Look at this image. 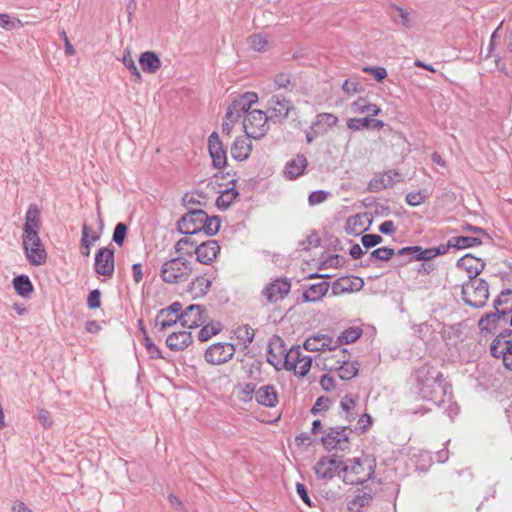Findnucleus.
<instances>
[{
  "label": "nucleus",
  "instance_id": "obj_36",
  "mask_svg": "<svg viewBox=\"0 0 512 512\" xmlns=\"http://www.w3.org/2000/svg\"><path fill=\"white\" fill-rule=\"evenodd\" d=\"M351 109L354 113L364 114L368 116H376L380 113V108L376 104L369 103L365 98L360 97L352 103Z\"/></svg>",
  "mask_w": 512,
  "mask_h": 512
},
{
  "label": "nucleus",
  "instance_id": "obj_26",
  "mask_svg": "<svg viewBox=\"0 0 512 512\" xmlns=\"http://www.w3.org/2000/svg\"><path fill=\"white\" fill-rule=\"evenodd\" d=\"M252 151L251 137H237L231 146V156L234 160H247Z\"/></svg>",
  "mask_w": 512,
  "mask_h": 512
},
{
  "label": "nucleus",
  "instance_id": "obj_5",
  "mask_svg": "<svg viewBox=\"0 0 512 512\" xmlns=\"http://www.w3.org/2000/svg\"><path fill=\"white\" fill-rule=\"evenodd\" d=\"M353 433V429L349 426H334L328 428L324 432L320 441L325 450H341L347 451L350 449V438Z\"/></svg>",
  "mask_w": 512,
  "mask_h": 512
},
{
  "label": "nucleus",
  "instance_id": "obj_4",
  "mask_svg": "<svg viewBox=\"0 0 512 512\" xmlns=\"http://www.w3.org/2000/svg\"><path fill=\"white\" fill-rule=\"evenodd\" d=\"M192 271L191 262L177 256L162 264L160 276L165 283L175 284L187 280Z\"/></svg>",
  "mask_w": 512,
  "mask_h": 512
},
{
  "label": "nucleus",
  "instance_id": "obj_33",
  "mask_svg": "<svg viewBox=\"0 0 512 512\" xmlns=\"http://www.w3.org/2000/svg\"><path fill=\"white\" fill-rule=\"evenodd\" d=\"M208 151L212 160H227L226 151L216 132L208 138Z\"/></svg>",
  "mask_w": 512,
  "mask_h": 512
},
{
  "label": "nucleus",
  "instance_id": "obj_43",
  "mask_svg": "<svg viewBox=\"0 0 512 512\" xmlns=\"http://www.w3.org/2000/svg\"><path fill=\"white\" fill-rule=\"evenodd\" d=\"M493 308L498 310L507 309L512 312V289H504L493 302Z\"/></svg>",
  "mask_w": 512,
  "mask_h": 512
},
{
  "label": "nucleus",
  "instance_id": "obj_64",
  "mask_svg": "<svg viewBox=\"0 0 512 512\" xmlns=\"http://www.w3.org/2000/svg\"><path fill=\"white\" fill-rule=\"evenodd\" d=\"M87 306L94 310L101 306V291L99 289L91 290L87 297Z\"/></svg>",
  "mask_w": 512,
  "mask_h": 512
},
{
  "label": "nucleus",
  "instance_id": "obj_50",
  "mask_svg": "<svg viewBox=\"0 0 512 512\" xmlns=\"http://www.w3.org/2000/svg\"><path fill=\"white\" fill-rule=\"evenodd\" d=\"M235 334L237 339L244 344V348H248L254 340L255 330L249 325H243L236 329Z\"/></svg>",
  "mask_w": 512,
  "mask_h": 512
},
{
  "label": "nucleus",
  "instance_id": "obj_63",
  "mask_svg": "<svg viewBox=\"0 0 512 512\" xmlns=\"http://www.w3.org/2000/svg\"><path fill=\"white\" fill-rule=\"evenodd\" d=\"M20 24V20L9 14L0 13V27L6 30H12Z\"/></svg>",
  "mask_w": 512,
  "mask_h": 512
},
{
  "label": "nucleus",
  "instance_id": "obj_15",
  "mask_svg": "<svg viewBox=\"0 0 512 512\" xmlns=\"http://www.w3.org/2000/svg\"><path fill=\"white\" fill-rule=\"evenodd\" d=\"M196 254V260L204 265H210L220 253V246L216 240H206L196 245L194 252H186L188 255Z\"/></svg>",
  "mask_w": 512,
  "mask_h": 512
},
{
  "label": "nucleus",
  "instance_id": "obj_58",
  "mask_svg": "<svg viewBox=\"0 0 512 512\" xmlns=\"http://www.w3.org/2000/svg\"><path fill=\"white\" fill-rule=\"evenodd\" d=\"M508 350H510V351H507V345H506L500 349H497L496 355H492V356L494 358H502L505 368L512 371V347L509 348Z\"/></svg>",
  "mask_w": 512,
  "mask_h": 512
},
{
  "label": "nucleus",
  "instance_id": "obj_42",
  "mask_svg": "<svg viewBox=\"0 0 512 512\" xmlns=\"http://www.w3.org/2000/svg\"><path fill=\"white\" fill-rule=\"evenodd\" d=\"M247 43L256 52H265L269 45L267 34L256 33L247 38Z\"/></svg>",
  "mask_w": 512,
  "mask_h": 512
},
{
  "label": "nucleus",
  "instance_id": "obj_37",
  "mask_svg": "<svg viewBox=\"0 0 512 512\" xmlns=\"http://www.w3.org/2000/svg\"><path fill=\"white\" fill-rule=\"evenodd\" d=\"M507 345V350L512 347V329L506 328L501 331L490 345L491 355H496L497 349Z\"/></svg>",
  "mask_w": 512,
  "mask_h": 512
},
{
  "label": "nucleus",
  "instance_id": "obj_27",
  "mask_svg": "<svg viewBox=\"0 0 512 512\" xmlns=\"http://www.w3.org/2000/svg\"><path fill=\"white\" fill-rule=\"evenodd\" d=\"M328 289L329 283L324 280L319 283L312 284L303 292L299 302L307 303L319 301L326 295Z\"/></svg>",
  "mask_w": 512,
  "mask_h": 512
},
{
  "label": "nucleus",
  "instance_id": "obj_14",
  "mask_svg": "<svg viewBox=\"0 0 512 512\" xmlns=\"http://www.w3.org/2000/svg\"><path fill=\"white\" fill-rule=\"evenodd\" d=\"M115 269L114 249L99 248L95 254L94 270L98 275L111 277Z\"/></svg>",
  "mask_w": 512,
  "mask_h": 512
},
{
  "label": "nucleus",
  "instance_id": "obj_7",
  "mask_svg": "<svg viewBox=\"0 0 512 512\" xmlns=\"http://www.w3.org/2000/svg\"><path fill=\"white\" fill-rule=\"evenodd\" d=\"M203 220V209L189 208V210L177 221L176 229L180 234L197 236L201 233Z\"/></svg>",
  "mask_w": 512,
  "mask_h": 512
},
{
  "label": "nucleus",
  "instance_id": "obj_52",
  "mask_svg": "<svg viewBox=\"0 0 512 512\" xmlns=\"http://www.w3.org/2000/svg\"><path fill=\"white\" fill-rule=\"evenodd\" d=\"M444 407V412L450 419H453L459 413V406L456 402L452 401V388L450 389L449 396L447 395L445 402L442 403L439 407Z\"/></svg>",
  "mask_w": 512,
  "mask_h": 512
},
{
  "label": "nucleus",
  "instance_id": "obj_47",
  "mask_svg": "<svg viewBox=\"0 0 512 512\" xmlns=\"http://www.w3.org/2000/svg\"><path fill=\"white\" fill-rule=\"evenodd\" d=\"M414 254H416L415 246H407L399 249L397 252H395L394 255L396 256L395 261H397L396 266L403 267L415 261V259L413 258Z\"/></svg>",
  "mask_w": 512,
  "mask_h": 512
},
{
  "label": "nucleus",
  "instance_id": "obj_21",
  "mask_svg": "<svg viewBox=\"0 0 512 512\" xmlns=\"http://www.w3.org/2000/svg\"><path fill=\"white\" fill-rule=\"evenodd\" d=\"M303 347L307 351L317 352V351H335L333 347V338L327 334H318L308 337Z\"/></svg>",
  "mask_w": 512,
  "mask_h": 512
},
{
  "label": "nucleus",
  "instance_id": "obj_39",
  "mask_svg": "<svg viewBox=\"0 0 512 512\" xmlns=\"http://www.w3.org/2000/svg\"><path fill=\"white\" fill-rule=\"evenodd\" d=\"M450 243L457 250L472 248L482 245V239L476 236H453Z\"/></svg>",
  "mask_w": 512,
  "mask_h": 512
},
{
  "label": "nucleus",
  "instance_id": "obj_24",
  "mask_svg": "<svg viewBox=\"0 0 512 512\" xmlns=\"http://www.w3.org/2000/svg\"><path fill=\"white\" fill-rule=\"evenodd\" d=\"M193 338L191 332L179 331L173 332L166 338V345L171 351H182L192 344Z\"/></svg>",
  "mask_w": 512,
  "mask_h": 512
},
{
  "label": "nucleus",
  "instance_id": "obj_44",
  "mask_svg": "<svg viewBox=\"0 0 512 512\" xmlns=\"http://www.w3.org/2000/svg\"><path fill=\"white\" fill-rule=\"evenodd\" d=\"M238 195L239 192L235 188H227L221 191L216 199L217 207L222 210L229 208Z\"/></svg>",
  "mask_w": 512,
  "mask_h": 512
},
{
  "label": "nucleus",
  "instance_id": "obj_38",
  "mask_svg": "<svg viewBox=\"0 0 512 512\" xmlns=\"http://www.w3.org/2000/svg\"><path fill=\"white\" fill-rule=\"evenodd\" d=\"M221 228V218L220 216H208L207 212L204 211V220L201 225V233L203 232L206 236H214L216 235Z\"/></svg>",
  "mask_w": 512,
  "mask_h": 512
},
{
  "label": "nucleus",
  "instance_id": "obj_41",
  "mask_svg": "<svg viewBox=\"0 0 512 512\" xmlns=\"http://www.w3.org/2000/svg\"><path fill=\"white\" fill-rule=\"evenodd\" d=\"M391 8L397 13V17L405 28L411 29L416 25V14L413 11H409L397 5H392Z\"/></svg>",
  "mask_w": 512,
  "mask_h": 512
},
{
  "label": "nucleus",
  "instance_id": "obj_11",
  "mask_svg": "<svg viewBox=\"0 0 512 512\" xmlns=\"http://www.w3.org/2000/svg\"><path fill=\"white\" fill-rule=\"evenodd\" d=\"M258 96L254 92H246L239 98L235 99L227 108L224 119L235 124L242 115L251 109V106L256 103Z\"/></svg>",
  "mask_w": 512,
  "mask_h": 512
},
{
  "label": "nucleus",
  "instance_id": "obj_32",
  "mask_svg": "<svg viewBox=\"0 0 512 512\" xmlns=\"http://www.w3.org/2000/svg\"><path fill=\"white\" fill-rule=\"evenodd\" d=\"M139 63L144 72L155 73L161 67V61L156 53L151 51L143 52L140 55Z\"/></svg>",
  "mask_w": 512,
  "mask_h": 512
},
{
  "label": "nucleus",
  "instance_id": "obj_10",
  "mask_svg": "<svg viewBox=\"0 0 512 512\" xmlns=\"http://www.w3.org/2000/svg\"><path fill=\"white\" fill-rule=\"evenodd\" d=\"M343 460L341 456L332 454L321 457L314 466V473L318 479L330 480L336 473L340 475Z\"/></svg>",
  "mask_w": 512,
  "mask_h": 512
},
{
  "label": "nucleus",
  "instance_id": "obj_12",
  "mask_svg": "<svg viewBox=\"0 0 512 512\" xmlns=\"http://www.w3.org/2000/svg\"><path fill=\"white\" fill-rule=\"evenodd\" d=\"M404 181V176L399 170H389L376 173L369 181L367 190L378 193L384 189L393 187L396 183Z\"/></svg>",
  "mask_w": 512,
  "mask_h": 512
},
{
  "label": "nucleus",
  "instance_id": "obj_20",
  "mask_svg": "<svg viewBox=\"0 0 512 512\" xmlns=\"http://www.w3.org/2000/svg\"><path fill=\"white\" fill-rule=\"evenodd\" d=\"M291 109L292 104L289 100L275 95L269 101L268 117L270 120L286 118Z\"/></svg>",
  "mask_w": 512,
  "mask_h": 512
},
{
  "label": "nucleus",
  "instance_id": "obj_34",
  "mask_svg": "<svg viewBox=\"0 0 512 512\" xmlns=\"http://www.w3.org/2000/svg\"><path fill=\"white\" fill-rule=\"evenodd\" d=\"M12 284L16 293L24 298L29 297L34 290L30 278L24 274L14 277Z\"/></svg>",
  "mask_w": 512,
  "mask_h": 512
},
{
  "label": "nucleus",
  "instance_id": "obj_48",
  "mask_svg": "<svg viewBox=\"0 0 512 512\" xmlns=\"http://www.w3.org/2000/svg\"><path fill=\"white\" fill-rule=\"evenodd\" d=\"M395 255V250L393 248L389 247H380L375 250H373L368 258V262L365 264H361L362 266L366 267L369 266V262L373 260H380V261H389L392 259V257Z\"/></svg>",
  "mask_w": 512,
  "mask_h": 512
},
{
  "label": "nucleus",
  "instance_id": "obj_57",
  "mask_svg": "<svg viewBox=\"0 0 512 512\" xmlns=\"http://www.w3.org/2000/svg\"><path fill=\"white\" fill-rule=\"evenodd\" d=\"M143 344L152 359H162L163 355L158 346H156L149 336L143 337Z\"/></svg>",
  "mask_w": 512,
  "mask_h": 512
},
{
  "label": "nucleus",
  "instance_id": "obj_9",
  "mask_svg": "<svg viewBox=\"0 0 512 512\" xmlns=\"http://www.w3.org/2000/svg\"><path fill=\"white\" fill-rule=\"evenodd\" d=\"M236 352L235 345L229 342H217L210 345L204 352V359L211 365H222L229 362Z\"/></svg>",
  "mask_w": 512,
  "mask_h": 512
},
{
  "label": "nucleus",
  "instance_id": "obj_31",
  "mask_svg": "<svg viewBox=\"0 0 512 512\" xmlns=\"http://www.w3.org/2000/svg\"><path fill=\"white\" fill-rule=\"evenodd\" d=\"M302 358L299 346H292L290 349L286 347V351L283 353V368L288 371H296L298 363H301Z\"/></svg>",
  "mask_w": 512,
  "mask_h": 512
},
{
  "label": "nucleus",
  "instance_id": "obj_8",
  "mask_svg": "<svg viewBox=\"0 0 512 512\" xmlns=\"http://www.w3.org/2000/svg\"><path fill=\"white\" fill-rule=\"evenodd\" d=\"M23 249L28 262L40 266L46 262L47 253L39 234L22 237Z\"/></svg>",
  "mask_w": 512,
  "mask_h": 512
},
{
  "label": "nucleus",
  "instance_id": "obj_61",
  "mask_svg": "<svg viewBox=\"0 0 512 512\" xmlns=\"http://www.w3.org/2000/svg\"><path fill=\"white\" fill-rule=\"evenodd\" d=\"M199 241L194 238V236L183 237L177 241L175 244V251L177 253H184V246H190L196 249V245H199Z\"/></svg>",
  "mask_w": 512,
  "mask_h": 512
},
{
  "label": "nucleus",
  "instance_id": "obj_23",
  "mask_svg": "<svg viewBox=\"0 0 512 512\" xmlns=\"http://www.w3.org/2000/svg\"><path fill=\"white\" fill-rule=\"evenodd\" d=\"M508 315L509 310L507 309L486 313L479 319L478 327L481 332H492L497 328L499 321L506 320Z\"/></svg>",
  "mask_w": 512,
  "mask_h": 512
},
{
  "label": "nucleus",
  "instance_id": "obj_29",
  "mask_svg": "<svg viewBox=\"0 0 512 512\" xmlns=\"http://www.w3.org/2000/svg\"><path fill=\"white\" fill-rule=\"evenodd\" d=\"M212 281L204 275L197 276L189 283L187 291L192 295L193 299L204 297L210 290Z\"/></svg>",
  "mask_w": 512,
  "mask_h": 512
},
{
  "label": "nucleus",
  "instance_id": "obj_53",
  "mask_svg": "<svg viewBox=\"0 0 512 512\" xmlns=\"http://www.w3.org/2000/svg\"><path fill=\"white\" fill-rule=\"evenodd\" d=\"M121 61L125 65V67L130 71V73L133 76H135V79L137 81L141 79V74H140L129 50H126L124 52Z\"/></svg>",
  "mask_w": 512,
  "mask_h": 512
},
{
  "label": "nucleus",
  "instance_id": "obj_54",
  "mask_svg": "<svg viewBox=\"0 0 512 512\" xmlns=\"http://www.w3.org/2000/svg\"><path fill=\"white\" fill-rule=\"evenodd\" d=\"M205 196L203 193H185L182 197V204L189 210V208H194V205L201 206V199H204Z\"/></svg>",
  "mask_w": 512,
  "mask_h": 512
},
{
  "label": "nucleus",
  "instance_id": "obj_22",
  "mask_svg": "<svg viewBox=\"0 0 512 512\" xmlns=\"http://www.w3.org/2000/svg\"><path fill=\"white\" fill-rule=\"evenodd\" d=\"M255 399L258 404L269 408L276 407L279 403L278 393L272 384L264 385L257 389Z\"/></svg>",
  "mask_w": 512,
  "mask_h": 512
},
{
  "label": "nucleus",
  "instance_id": "obj_40",
  "mask_svg": "<svg viewBox=\"0 0 512 512\" xmlns=\"http://www.w3.org/2000/svg\"><path fill=\"white\" fill-rule=\"evenodd\" d=\"M202 328L198 332V340L201 342L208 341L212 336H215L219 334L222 329L223 325L220 322H206L204 325L201 326Z\"/></svg>",
  "mask_w": 512,
  "mask_h": 512
},
{
  "label": "nucleus",
  "instance_id": "obj_19",
  "mask_svg": "<svg viewBox=\"0 0 512 512\" xmlns=\"http://www.w3.org/2000/svg\"><path fill=\"white\" fill-rule=\"evenodd\" d=\"M40 228V209L36 204H30L25 215L22 237L39 234Z\"/></svg>",
  "mask_w": 512,
  "mask_h": 512
},
{
  "label": "nucleus",
  "instance_id": "obj_6",
  "mask_svg": "<svg viewBox=\"0 0 512 512\" xmlns=\"http://www.w3.org/2000/svg\"><path fill=\"white\" fill-rule=\"evenodd\" d=\"M268 120V115L262 110H248L243 120L245 134L254 139L263 137L269 129Z\"/></svg>",
  "mask_w": 512,
  "mask_h": 512
},
{
  "label": "nucleus",
  "instance_id": "obj_35",
  "mask_svg": "<svg viewBox=\"0 0 512 512\" xmlns=\"http://www.w3.org/2000/svg\"><path fill=\"white\" fill-rule=\"evenodd\" d=\"M362 335V330L357 327H349L345 329L338 338L333 340V347L337 350L341 345L350 344L357 341Z\"/></svg>",
  "mask_w": 512,
  "mask_h": 512
},
{
  "label": "nucleus",
  "instance_id": "obj_51",
  "mask_svg": "<svg viewBox=\"0 0 512 512\" xmlns=\"http://www.w3.org/2000/svg\"><path fill=\"white\" fill-rule=\"evenodd\" d=\"M127 232L128 226L124 222L117 223L113 231V242H115L119 247H121L125 241Z\"/></svg>",
  "mask_w": 512,
  "mask_h": 512
},
{
  "label": "nucleus",
  "instance_id": "obj_59",
  "mask_svg": "<svg viewBox=\"0 0 512 512\" xmlns=\"http://www.w3.org/2000/svg\"><path fill=\"white\" fill-rule=\"evenodd\" d=\"M372 119L370 117L364 118H351L347 121L348 128L352 130H361L364 128H369L371 125Z\"/></svg>",
  "mask_w": 512,
  "mask_h": 512
},
{
  "label": "nucleus",
  "instance_id": "obj_30",
  "mask_svg": "<svg viewBox=\"0 0 512 512\" xmlns=\"http://www.w3.org/2000/svg\"><path fill=\"white\" fill-rule=\"evenodd\" d=\"M100 239V233L92 232L91 228L84 223L82 226V235H81V255L84 257H88L91 252L92 245Z\"/></svg>",
  "mask_w": 512,
  "mask_h": 512
},
{
  "label": "nucleus",
  "instance_id": "obj_17",
  "mask_svg": "<svg viewBox=\"0 0 512 512\" xmlns=\"http://www.w3.org/2000/svg\"><path fill=\"white\" fill-rule=\"evenodd\" d=\"M286 351L284 340L277 335H274L268 344L267 348V361L277 370L280 366L283 367V353Z\"/></svg>",
  "mask_w": 512,
  "mask_h": 512
},
{
  "label": "nucleus",
  "instance_id": "obj_1",
  "mask_svg": "<svg viewBox=\"0 0 512 512\" xmlns=\"http://www.w3.org/2000/svg\"><path fill=\"white\" fill-rule=\"evenodd\" d=\"M414 379L420 397L435 406H440L449 396L451 385L444 381L440 371L427 363L415 369Z\"/></svg>",
  "mask_w": 512,
  "mask_h": 512
},
{
  "label": "nucleus",
  "instance_id": "obj_45",
  "mask_svg": "<svg viewBox=\"0 0 512 512\" xmlns=\"http://www.w3.org/2000/svg\"><path fill=\"white\" fill-rule=\"evenodd\" d=\"M307 164L308 162H287L283 169L285 178L289 180L296 179L304 173Z\"/></svg>",
  "mask_w": 512,
  "mask_h": 512
},
{
  "label": "nucleus",
  "instance_id": "obj_28",
  "mask_svg": "<svg viewBox=\"0 0 512 512\" xmlns=\"http://www.w3.org/2000/svg\"><path fill=\"white\" fill-rule=\"evenodd\" d=\"M178 322L181 323L180 316L173 315L168 309L162 308L158 311L154 320V329L164 332Z\"/></svg>",
  "mask_w": 512,
  "mask_h": 512
},
{
  "label": "nucleus",
  "instance_id": "obj_2",
  "mask_svg": "<svg viewBox=\"0 0 512 512\" xmlns=\"http://www.w3.org/2000/svg\"><path fill=\"white\" fill-rule=\"evenodd\" d=\"M375 467V459L368 455L362 458H354L351 466L343 463L341 468L342 473H344L343 481L349 485H363L373 477Z\"/></svg>",
  "mask_w": 512,
  "mask_h": 512
},
{
  "label": "nucleus",
  "instance_id": "obj_60",
  "mask_svg": "<svg viewBox=\"0 0 512 512\" xmlns=\"http://www.w3.org/2000/svg\"><path fill=\"white\" fill-rule=\"evenodd\" d=\"M383 242V237L379 234H364L361 237V243L366 249L373 248Z\"/></svg>",
  "mask_w": 512,
  "mask_h": 512
},
{
  "label": "nucleus",
  "instance_id": "obj_16",
  "mask_svg": "<svg viewBox=\"0 0 512 512\" xmlns=\"http://www.w3.org/2000/svg\"><path fill=\"white\" fill-rule=\"evenodd\" d=\"M291 289V282L286 278H278L269 283L262 291L263 296L266 297L269 303H275L278 300L284 299Z\"/></svg>",
  "mask_w": 512,
  "mask_h": 512
},
{
  "label": "nucleus",
  "instance_id": "obj_62",
  "mask_svg": "<svg viewBox=\"0 0 512 512\" xmlns=\"http://www.w3.org/2000/svg\"><path fill=\"white\" fill-rule=\"evenodd\" d=\"M312 358L311 356H303L301 359V363H298V367L296 371H294L295 375L298 377H305L311 369Z\"/></svg>",
  "mask_w": 512,
  "mask_h": 512
},
{
  "label": "nucleus",
  "instance_id": "obj_13",
  "mask_svg": "<svg viewBox=\"0 0 512 512\" xmlns=\"http://www.w3.org/2000/svg\"><path fill=\"white\" fill-rule=\"evenodd\" d=\"M208 320V312L205 306L200 304H191L184 309V315L181 318V325L184 328L195 329L204 325Z\"/></svg>",
  "mask_w": 512,
  "mask_h": 512
},
{
  "label": "nucleus",
  "instance_id": "obj_49",
  "mask_svg": "<svg viewBox=\"0 0 512 512\" xmlns=\"http://www.w3.org/2000/svg\"><path fill=\"white\" fill-rule=\"evenodd\" d=\"M338 122V118L331 113H321L316 117L314 126L321 128V133L325 132L328 128L333 127Z\"/></svg>",
  "mask_w": 512,
  "mask_h": 512
},
{
  "label": "nucleus",
  "instance_id": "obj_25",
  "mask_svg": "<svg viewBox=\"0 0 512 512\" xmlns=\"http://www.w3.org/2000/svg\"><path fill=\"white\" fill-rule=\"evenodd\" d=\"M338 366L331 367L330 370H337L340 379L348 381L354 378L359 372L358 362H351L348 356H343L336 360Z\"/></svg>",
  "mask_w": 512,
  "mask_h": 512
},
{
  "label": "nucleus",
  "instance_id": "obj_46",
  "mask_svg": "<svg viewBox=\"0 0 512 512\" xmlns=\"http://www.w3.org/2000/svg\"><path fill=\"white\" fill-rule=\"evenodd\" d=\"M356 402V398L351 394H346L340 401V407L345 412V420L347 422L353 421L357 416V414L353 412Z\"/></svg>",
  "mask_w": 512,
  "mask_h": 512
},
{
  "label": "nucleus",
  "instance_id": "obj_55",
  "mask_svg": "<svg viewBox=\"0 0 512 512\" xmlns=\"http://www.w3.org/2000/svg\"><path fill=\"white\" fill-rule=\"evenodd\" d=\"M332 404V400L326 396H320L317 398L316 402L311 408V413L313 415H318L322 412L327 411Z\"/></svg>",
  "mask_w": 512,
  "mask_h": 512
},
{
  "label": "nucleus",
  "instance_id": "obj_56",
  "mask_svg": "<svg viewBox=\"0 0 512 512\" xmlns=\"http://www.w3.org/2000/svg\"><path fill=\"white\" fill-rule=\"evenodd\" d=\"M330 196L331 193L329 191L315 190L309 194L308 203L310 206H315L325 202Z\"/></svg>",
  "mask_w": 512,
  "mask_h": 512
},
{
  "label": "nucleus",
  "instance_id": "obj_18",
  "mask_svg": "<svg viewBox=\"0 0 512 512\" xmlns=\"http://www.w3.org/2000/svg\"><path fill=\"white\" fill-rule=\"evenodd\" d=\"M458 268L464 269L468 273L469 279L478 278L479 274L485 269L486 263L471 253H467L456 262Z\"/></svg>",
  "mask_w": 512,
  "mask_h": 512
},
{
  "label": "nucleus",
  "instance_id": "obj_3",
  "mask_svg": "<svg viewBox=\"0 0 512 512\" xmlns=\"http://www.w3.org/2000/svg\"><path fill=\"white\" fill-rule=\"evenodd\" d=\"M462 299L470 307L483 308L489 299V284L483 278L468 279L463 283L461 290Z\"/></svg>",
  "mask_w": 512,
  "mask_h": 512
}]
</instances>
